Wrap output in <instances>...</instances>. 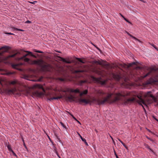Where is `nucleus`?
Returning <instances> with one entry per match:
<instances>
[{
  "label": "nucleus",
  "instance_id": "2",
  "mask_svg": "<svg viewBox=\"0 0 158 158\" xmlns=\"http://www.w3.org/2000/svg\"><path fill=\"white\" fill-rule=\"evenodd\" d=\"M97 94L98 96L101 97L97 99L94 98L91 101L89 99L85 98H80L78 99H74L76 102H79L81 104L84 103L85 105L89 104L91 105V103L93 102H97L98 104L100 105H103L106 103H112V100L113 96V94H109L104 92L102 90H99L97 92Z\"/></svg>",
  "mask_w": 158,
  "mask_h": 158
},
{
  "label": "nucleus",
  "instance_id": "7",
  "mask_svg": "<svg viewBox=\"0 0 158 158\" xmlns=\"http://www.w3.org/2000/svg\"><path fill=\"white\" fill-rule=\"evenodd\" d=\"M7 92L9 94H12L15 96H20L21 94L19 91H18L16 89L14 88L11 89L7 90Z\"/></svg>",
  "mask_w": 158,
  "mask_h": 158
},
{
  "label": "nucleus",
  "instance_id": "16",
  "mask_svg": "<svg viewBox=\"0 0 158 158\" xmlns=\"http://www.w3.org/2000/svg\"><path fill=\"white\" fill-rule=\"evenodd\" d=\"M9 47L8 46H4L2 47L1 48H0V51L4 49V50L3 51V52H6L7 51V50L9 49ZM2 53L0 52V55H1Z\"/></svg>",
  "mask_w": 158,
  "mask_h": 158
},
{
  "label": "nucleus",
  "instance_id": "17",
  "mask_svg": "<svg viewBox=\"0 0 158 158\" xmlns=\"http://www.w3.org/2000/svg\"><path fill=\"white\" fill-rule=\"evenodd\" d=\"M78 135L80 137L81 139V140L85 143V144L86 145H87V146H88V143H87V142L86 141V140L85 139L83 138L81 136V135L79 133H78Z\"/></svg>",
  "mask_w": 158,
  "mask_h": 158
},
{
  "label": "nucleus",
  "instance_id": "14",
  "mask_svg": "<svg viewBox=\"0 0 158 158\" xmlns=\"http://www.w3.org/2000/svg\"><path fill=\"white\" fill-rule=\"evenodd\" d=\"M67 98L70 102H72L73 101H75L74 99H75L76 97L71 95L70 96H67Z\"/></svg>",
  "mask_w": 158,
  "mask_h": 158
},
{
  "label": "nucleus",
  "instance_id": "8",
  "mask_svg": "<svg viewBox=\"0 0 158 158\" xmlns=\"http://www.w3.org/2000/svg\"><path fill=\"white\" fill-rule=\"evenodd\" d=\"M91 78L95 82L101 84L102 85H104L106 83V81L103 80L101 78H97L94 76H92Z\"/></svg>",
  "mask_w": 158,
  "mask_h": 158
},
{
  "label": "nucleus",
  "instance_id": "30",
  "mask_svg": "<svg viewBox=\"0 0 158 158\" xmlns=\"http://www.w3.org/2000/svg\"><path fill=\"white\" fill-rule=\"evenodd\" d=\"M11 66L13 68L16 69V67L18 66V65L17 64H12Z\"/></svg>",
  "mask_w": 158,
  "mask_h": 158
},
{
  "label": "nucleus",
  "instance_id": "40",
  "mask_svg": "<svg viewBox=\"0 0 158 158\" xmlns=\"http://www.w3.org/2000/svg\"><path fill=\"white\" fill-rule=\"evenodd\" d=\"M126 22H128V23H130V24H131V25H132V23H131V22H130V21H129L128 19H127V21H126Z\"/></svg>",
  "mask_w": 158,
  "mask_h": 158
},
{
  "label": "nucleus",
  "instance_id": "61",
  "mask_svg": "<svg viewBox=\"0 0 158 158\" xmlns=\"http://www.w3.org/2000/svg\"><path fill=\"white\" fill-rule=\"evenodd\" d=\"M26 77H27L25 76V78L27 79Z\"/></svg>",
  "mask_w": 158,
  "mask_h": 158
},
{
  "label": "nucleus",
  "instance_id": "13",
  "mask_svg": "<svg viewBox=\"0 0 158 158\" xmlns=\"http://www.w3.org/2000/svg\"><path fill=\"white\" fill-rule=\"evenodd\" d=\"M58 57L60 59V60L61 61H62L63 62L66 63L67 64H70L72 62V61H71L70 60H67L64 58H62L60 56H58Z\"/></svg>",
  "mask_w": 158,
  "mask_h": 158
},
{
  "label": "nucleus",
  "instance_id": "47",
  "mask_svg": "<svg viewBox=\"0 0 158 158\" xmlns=\"http://www.w3.org/2000/svg\"><path fill=\"white\" fill-rule=\"evenodd\" d=\"M147 138L148 139H149L150 140H151V141H152V139H151L150 138H149V137H147Z\"/></svg>",
  "mask_w": 158,
  "mask_h": 158
},
{
  "label": "nucleus",
  "instance_id": "55",
  "mask_svg": "<svg viewBox=\"0 0 158 158\" xmlns=\"http://www.w3.org/2000/svg\"><path fill=\"white\" fill-rule=\"evenodd\" d=\"M48 138L50 140H51V139H50V137H49V136L48 135Z\"/></svg>",
  "mask_w": 158,
  "mask_h": 158
},
{
  "label": "nucleus",
  "instance_id": "5",
  "mask_svg": "<svg viewBox=\"0 0 158 158\" xmlns=\"http://www.w3.org/2000/svg\"><path fill=\"white\" fill-rule=\"evenodd\" d=\"M22 51H21V52H19L17 50H13L12 51V54L11 55H9L4 58L5 60L7 62H8L10 61V59L11 58H14L16 56L20 55L21 54V52Z\"/></svg>",
  "mask_w": 158,
  "mask_h": 158
},
{
  "label": "nucleus",
  "instance_id": "45",
  "mask_svg": "<svg viewBox=\"0 0 158 158\" xmlns=\"http://www.w3.org/2000/svg\"><path fill=\"white\" fill-rule=\"evenodd\" d=\"M23 145L24 146L25 148L26 149H27V146H26L25 143H23Z\"/></svg>",
  "mask_w": 158,
  "mask_h": 158
},
{
  "label": "nucleus",
  "instance_id": "37",
  "mask_svg": "<svg viewBox=\"0 0 158 158\" xmlns=\"http://www.w3.org/2000/svg\"><path fill=\"white\" fill-rule=\"evenodd\" d=\"M114 153L115 155L116 156V158H119L118 156L117 155L116 152H115V151L114 150Z\"/></svg>",
  "mask_w": 158,
  "mask_h": 158
},
{
  "label": "nucleus",
  "instance_id": "59",
  "mask_svg": "<svg viewBox=\"0 0 158 158\" xmlns=\"http://www.w3.org/2000/svg\"><path fill=\"white\" fill-rule=\"evenodd\" d=\"M38 81H41V79H39V80H38Z\"/></svg>",
  "mask_w": 158,
  "mask_h": 158
},
{
  "label": "nucleus",
  "instance_id": "31",
  "mask_svg": "<svg viewBox=\"0 0 158 158\" xmlns=\"http://www.w3.org/2000/svg\"><path fill=\"white\" fill-rule=\"evenodd\" d=\"M60 123L64 128L65 129H67V128L64 125L63 123H62V122H60Z\"/></svg>",
  "mask_w": 158,
  "mask_h": 158
},
{
  "label": "nucleus",
  "instance_id": "58",
  "mask_svg": "<svg viewBox=\"0 0 158 158\" xmlns=\"http://www.w3.org/2000/svg\"><path fill=\"white\" fill-rule=\"evenodd\" d=\"M110 137H111V139H112V140L113 141V140H114L113 139V138L111 137V136H110Z\"/></svg>",
  "mask_w": 158,
  "mask_h": 158
},
{
  "label": "nucleus",
  "instance_id": "10",
  "mask_svg": "<svg viewBox=\"0 0 158 158\" xmlns=\"http://www.w3.org/2000/svg\"><path fill=\"white\" fill-rule=\"evenodd\" d=\"M93 63L94 64H99L100 65H105L107 67H109V64H103L102 62H101L100 61H97L96 60H95L93 61Z\"/></svg>",
  "mask_w": 158,
  "mask_h": 158
},
{
  "label": "nucleus",
  "instance_id": "11",
  "mask_svg": "<svg viewBox=\"0 0 158 158\" xmlns=\"http://www.w3.org/2000/svg\"><path fill=\"white\" fill-rule=\"evenodd\" d=\"M158 83V80L152 78H150L148 80V83L149 84Z\"/></svg>",
  "mask_w": 158,
  "mask_h": 158
},
{
  "label": "nucleus",
  "instance_id": "35",
  "mask_svg": "<svg viewBox=\"0 0 158 158\" xmlns=\"http://www.w3.org/2000/svg\"><path fill=\"white\" fill-rule=\"evenodd\" d=\"M16 81H13L11 82L10 84L12 85H14L16 84Z\"/></svg>",
  "mask_w": 158,
  "mask_h": 158
},
{
  "label": "nucleus",
  "instance_id": "28",
  "mask_svg": "<svg viewBox=\"0 0 158 158\" xmlns=\"http://www.w3.org/2000/svg\"><path fill=\"white\" fill-rule=\"evenodd\" d=\"M86 82V81L85 80H81L80 81V84H82Z\"/></svg>",
  "mask_w": 158,
  "mask_h": 158
},
{
  "label": "nucleus",
  "instance_id": "34",
  "mask_svg": "<svg viewBox=\"0 0 158 158\" xmlns=\"http://www.w3.org/2000/svg\"><path fill=\"white\" fill-rule=\"evenodd\" d=\"M5 33L6 34L8 35H15V34L13 33H11L10 32H5Z\"/></svg>",
  "mask_w": 158,
  "mask_h": 158
},
{
  "label": "nucleus",
  "instance_id": "57",
  "mask_svg": "<svg viewBox=\"0 0 158 158\" xmlns=\"http://www.w3.org/2000/svg\"><path fill=\"white\" fill-rule=\"evenodd\" d=\"M110 137H111V139H112V140L113 141V140H114L113 139V138L111 137V136H110Z\"/></svg>",
  "mask_w": 158,
  "mask_h": 158
},
{
  "label": "nucleus",
  "instance_id": "49",
  "mask_svg": "<svg viewBox=\"0 0 158 158\" xmlns=\"http://www.w3.org/2000/svg\"><path fill=\"white\" fill-rule=\"evenodd\" d=\"M93 44L96 48H97L98 50H99V48L98 47H97L96 46H95V45H94V44Z\"/></svg>",
  "mask_w": 158,
  "mask_h": 158
},
{
  "label": "nucleus",
  "instance_id": "1",
  "mask_svg": "<svg viewBox=\"0 0 158 158\" xmlns=\"http://www.w3.org/2000/svg\"><path fill=\"white\" fill-rule=\"evenodd\" d=\"M131 96L130 92L127 91H122L120 92H119L114 94H113L112 103L115 102L120 100L123 101V105H126L129 103L136 102L142 106L145 114H146V110L142 105V103L144 105H145V104L141 97L140 96H138L137 97L139 100H136L134 98H129Z\"/></svg>",
  "mask_w": 158,
  "mask_h": 158
},
{
  "label": "nucleus",
  "instance_id": "41",
  "mask_svg": "<svg viewBox=\"0 0 158 158\" xmlns=\"http://www.w3.org/2000/svg\"><path fill=\"white\" fill-rule=\"evenodd\" d=\"M11 152H12L14 155L16 156V154L13 152V151L12 150H11Z\"/></svg>",
  "mask_w": 158,
  "mask_h": 158
},
{
  "label": "nucleus",
  "instance_id": "29",
  "mask_svg": "<svg viewBox=\"0 0 158 158\" xmlns=\"http://www.w3.org/2000/svg\"><path fill=\"white\" fill-rule=\"evenodd\" d=\"M13 29L16 31H23V30L22 29H18L15 27H13Z\"/></svg>",
  "mask_w": 158,
  "mask_h": 158
},
{
  "label": "nucleus",
  "instance_id": "20",
  "mask_svg": "<svg viewBox=\"0 0 158 158\" xmlns=\"http://www.w3.org/2000/svg\"><path fill=\"white\" fill-rule=\"evenodd\" d=\"M14 73L11 72L10 71H6L5 73H4L3 74L7 75H10L12 74H14Z\"/></svg>",
  "mask_w": 158,
  "mask_h": 158
},
{
  "label": "nucleus",
  "instance_id": "15",
  "mask_svg": "<svg viewBox=\"0 0 158 158\" xmlns=\"http://www.w3.org/2000/svg\"><path fill=\"white\" fill-rule=\"evenodd\" d=\"M136 63L135 62H132L131 63H130L128 64V65H127L126 64H124L123 65V67L125 68H129L130 67H132L133 65L135 64Z\"/></svg>",
  "mask_w": 158,
  "mask_h": 158
},
{
  "label": "nucleus",
  "instance_id": "36",
  "mask_svg": "<svg viewBox=\"0 0 158 158\" xmlns=\"http://www.w3.org/2000/svg\"><path fill=\"white\" fill-rule=\"evenodd\" d=\"M151 45L153 47L155 48L156 49H157V48L156 46L154 45V44H151Z\"/></svg>",
  "mask_w": 158,
  "mask_h": 158
},
{
  "label": "nucleus",
  "instance_id": "63",
  "mask_svg": "<svg viewBox=\"0 0 158 158\" xmlns=\"http://www.w3.org/2000/svg\"><path fill=\"white\" fill-rule=\"evenodd\" d=\"M58 52H59V53H60V51H59Z\"/></svg>",
  "mask_w": 158,
  "mask_h": 158
},
{
  "label": "nucleus",
  "instance_id": "21",
  "mask_svg": "<svg viewBox=\"0 0 158 158\" xmlns=\"http://www.w3.org/2000/svg\"><path fill=\"white\" fill-rule=\"evenodd\" d=\"M69 114L71 116H72V118L75 120L76 121L77 123H79L80 124H81V123H80V122L78 121V120L76 118L71 114L70 113H69Z\"/></svg>",
  "mask_w": 158,
  "mask_h": 158
},
{
  "label": "nucleus",
  "instance_id": "62",
  "mask_svg": "<svg viewBox=\"0 0 158 158\" xmlns=\"http://www.w3.org/2000/svg\"><path fill=\"white\" fill-rule=\"evenodd\" d=\"M113 142L114 143H115V142H114V140H113Z\"/></svg>",
  "mask_w": 158,
  "mask_h": 158
},
{
  "label": "nucleus",
  "instance_id": "54",
  "mask_svg": "<svg viewBox=\"0 0 158 158\" xmlns=\"http://www.w3.org/2000/svg\"><path fill=\"white\" fill-rule=\"evenodd\" d=\"M42 86H40V87H39L40 88H42Z\"/></svg>",
  "mask_w": 158,
  "mask_h": 158
},
{
  "label": "nucleus",
  "instance_id": "12",
  "mask_svg": "<svg viewBox=\"0 0 158 158\" xmlns=\"http://www.w3.org/2000/svg\"><path fill=\"white\" fill-rule=\"evenodd\" d=\"M113 77L117 81H119L121 78V76L118 74H113Z\"/></svg>",
  "mask_w": 158,
  "mask_h": 158
},
{
  "label": "nucleus",
  "instance_id": "60",
  "mask_svg": "<svg viewBox=\"0 0 158 158\" xmlns=\"http://www.w3.org/2000/svg\"><path fill=\"white\" fill-rule=\"evenodd\" d=\"M60 80L61 81H64V80L62 79H61Z\"/></svg>",
  "mask_w": 158,
  "mask_h": 158
},
{
  "label": "nucleus",
  "instance_id": "32",
  "mask_svg": "<svg viewBox=\"0 0 158 158\" xmlns=\"http://www.w3.org/2000/svg\"><path fill=\"white\" fill-rule=\"evenodd\" d=\"M7 147L8 149L9 150V151H11V150H12L11 149V148L10 145H8L7 146Z\"/></svg>",
  "mask_w": 158,
  "mask_h": 158
},
{
  "label": "nucleus",
  "instance_id": "22",
  "mask_svg": "<svg viewBox=\"0 0 158 158\" xmlns=\"http://www.w3.org/2000/svg\"><path fill=\"white\" fill-rule=\"evenodd\" d=\"M148 95L149 96V97L151 98L154 102H156V99L153 95L151 94H150L149 95Z\"/></svg>",
  "mask_w": 158,
  "mask_h": 158
},
{
  "label": "nucleus",
  "instance_id": "50",
  "mask_svg": "<svg viewBox=\"0 0 158 158\" xmlns=\"http://www.w3.org/2000/svg\"><path fill=\"white\" fill-rule=\"evenodd\" d=\"M55 135L56 136V137L57 139H59L58 138V137L56 135V134H55Z\"/></svg>",
  "mask_w": 158,
  "mask_h": 158
},
{
  "label": "nucleus",
  "instance_id": "24",
  "mask_svg": "<svg viewBox=\"0 0 158 158\" xmlns=\"http://www.w3.org/2000/svg\"><path fill=\"white\" fill-rule=\"evenodd\" d=\"M83 72V71L82 70H76L74 71V72L75 73H80Z\"/></svg>",
  "mask_w": 158,
  "mask_h": 158
},
{
  "label": "nucleus",
  "instance_id": "48",
  "mask_svg": "<svg viewBox=\"0 0 158 158\" xmlns=\"http://www.w3.org/2000/svg\"><path fill=\"white\" fill-rule=\"evenodd\" d=\"M74 89H71V90H70V92H74Z\"/></svg>",
  "mask_w": 158,
  "mask_h": 158
},
{
  "label": "nucleus",
  "instance_id": "56",
  "mask_svg": "<svg viewBox=\"0 0 158 158\" xmlns=\"http://www.w3.org/2000/svg\"><path fill=\"white\" fill-rule=\"evenodd\" d=\"M110 137H111V139H112V140L113 141V140H114L113 139V138L111 137V136H110Z\"/></svg>",
  "mask_w": 158,
  "mask_h": 158
},
{
  "label": "nucleus",
  "instance_id": "64",
  "mask_svg": "<svg viewBox=\"0 0 158 158\" xmlns=\"http://www.w3.org/2000/svg\"><path fill=\"white\" fill-rule=\"evenodd\" d=\"M156 50H158V48H157V49Z\"/></svg>",
  "mask_w": 158,
  "mask_h": 158
},
{
  "label": "nucleus",
  "instance_id": "39",
  "mask_svg": "<svg viewBox=\"0 0 158 158\" xmlns=\"http://www.w3.org/2000/svg\"><path fill=\"white\" fill-rule=\"evenodd\" d=\"M35 52H38V53H43L42 52L40 51H39V50L35 51Z\"/></svg>",
  "mask_w": 158,
  "mask_h": 158
},
{
  "label": "nucleus",
  "instance_id": "4",
  "mask_svg": "<svg viewBox=\"0 0 158 158\" xmlns=\"http://www.w3.org/2000/svg\"><path fill=\"white\" fill-rule=\"evenodd\" d=\"M36 94L39 97H42L43 96L44 94H45V95L47 97V98L48 100L50 101H51V100L54 99L58 100L61 98V97H53L52 98H50V97L51 95L49 93H46L45 92H44V93L37 92L36 93Z\"/></svg>",
  "mask_w": 158,
  "mask_h": 158
},
{
  "label": "nucleus",
  "instance_id": "52",
  "mask_svg": "<svg viewBox=\"0 0 158 158\" xmlns=\"http://www.w3.org/2000/svg\"><path fill=\"white\" fill-rule=\"evenodd\" d=\"M22 141H23V143H25V142H24V140L22 138Z\"/></svg>",
  "mask_w": 158,
  "mask_h": 158
},
{
  "label": "nucleus",
  "instance_id": "6",
  "mask_svg": "<svg viewBox=\"0 0 158 158\" xmlns=\"http://www.w3.org/2000/svg\"><path fill=\"white\" fill-rule=\"evenodd\" d=\"M32 64L37 65L43 68H47L48 66V64H44V61L42 60H33Z\"/></svg>",
  "mask_w": 158,
  "mask_h": 158
},
{
  "label": "nucleus",
  "instance_id": "18",
  "mask_svg": "<svg viewBox=\"0 0 158 158\" xmlns=\"http://www.w3.org/2000/svg\"><path fill=\"white\" fill-rule=\"evenodd\" d=\"M126 32L127 34L129 35L130 37H131L132 38H133L135 40H137L138 41H139V42H141V41L139 40L138 39H137L135 37L131 35L130 34L129 32H127V31H126Z\"/></svg>",
  "mask_w": 158,
  "mask_h": 158
},
{
  "label": "nucleus",
  "instance_id": "46",
  "mask_svg": "<svg viewBox=\"0 0 158 158\" xmlns=\"http://www.w3.org/2000/svg\"><path fill=\"white\" fill-rule=\"evenodd\" d=\"M146 129H147V131H148L149 132L151 133H152V131H150V130H149L148 129H147V128H146Z\"/></svg>",
  "mask_w": 158,
  "mask_h": 158
},
{
  "label": "nucleus",
  "instance_id": "27",
  "mask_svg": "<svg viewBox=\"0 0 158 158\" xmlns=\"http://www.w3.org/2000/svg\"><path fill=\"white\" fill-rule=\"evenodd\" d=\"M146 145H147L146 148H147L148 149H149L152 152H153V153H154V152L153 151V150L150 148V147L147 144Z\"/></svg>",
  "mask_w": 158,
  "mask_h": 158
},
{
  "label": "nucleus",
  "instance_id": "19",
  "mask_svg": "<svg viewBox=\"0 0 158 158\" xmlns=\"http://www.w3.org/2000/svg\"><path fill=\"white\" fill-rule=\"evenodd\" d=\"M88 93V90H85L83 92H80V97L82 96L84 94L86 95Z\"/></svg>",
  "mask_w": 158,
  "mask_h": 158
},
{
  "label": "nucleus",
  "instance_id": "42",
  "mask_svg": "<svg viewBox=\"0 0 158 158\" xmlns=\"http://www.w3.org/2000/svg\"><path fill=\"white\" fill-rule=\"evenodd\" d=\"M25 23H31V22L29 20H27L26 22Z\"/></svg>",
  "mask_w": 158,
  "mask_h": 158
},
{
  "label": "nucleus",
  "instance_id": "33",
  "mask_svg": "<svg viewBox=\"0 0 158 158\" xmlns=\"http://www.w3.org/2000/svg\"><path fill=\"white\" fill-rule=\"evenodd\" d=\"M120 15L121 17L123 18V19L125 20L126 21H127V19L123 15H122L121 14H120Z\"/></svg>",
  "mask_w": 158,
  "mask_h": 158
},
{
  "label": "nucleus",
  "instance_id": "25",
  "mask_svg": "<svg viewBox=\"0 0 158 158\" xmlns=\"http://www.w3.org/2000/svg\"><path fill=\"white\" fill-rule=\"evenodd\" d=\"M74 93H80V90L78 89H76L74 90Z\"/></svg>",
  "mask_w": 158,
  "mask_h": 158
},
{
  "label": "nucleus",
  "instance_id": "3",
  "mask_svg": "<svg viewBox=\"0 0 158 158\" xmlns=\"http://www.w3.org/2000/svg\"><path fill=\"white\" fill-rule=\"evenodd\" d=\"M24 52L27 53V54H26L25 55L20 58L18 57L15 58V60L18 61L21 60H24L25 61L28 62L30 61V59L28 58H26V57L29 55H30L31 56L35 58H36L37 57L35 55L33 54L31 52L28 51H25Z\"/></svg>",
  "mask_w": 158,
  "mask_h": 158
},
{
  "label": "nucleus",
  "instance_id": "44",
  "mask_svg": "<svg viewBox=\"0 0 158 158\" xmlns=\"http://www.w3.org/2000/svg\"><path fill=\"white\" fill-rule=\"evenodd\" d=\"M56 152L57 155L58 156V157L59 158H61L59 156V155L58 154V153L56 151Z\"/></svg>",
  "mask_w": 158,
  "mask_h": 158
},
{
  "label": "nucleus",
  "instance_id": "51",
  "mask_svg": "<svg viewBox=\"0 0 158 158\" xmlns=\"http://www.w3.org/2000/svg\"><path fill=\"white\" fill-rule=\"evenodd\" d=\"M139 0L142 2H144L143 0Z\"/></svg>",
  "mask_w": 158,
  "mask_h": 158
},
{
  "label": "nucleus",
  "instance_id": "43",
  "mask_svg": "<svg viewBox=\"0 0 158 158\" xmlns=\"http://www.w3.org/2000/svg\"><path fill=\"white\" fill-rule=\"evenodd\" d=\"M153 118L156 121L158 122V120L157 118H156L154 116H153Z\"/></svg>",
  "mask_w": 158,
  "mask_h": 158
},
{
  "label": "nucleus",
  "instance_id": "9",
  "mask_svg": "<svg viewBox=\"0 0 158 158\" xmlns=\"http://www.w3.org/2000/svg\"><path fill=\"white\" fill-rule=\"evenodd\" d=\"M146 69H147L148 71V72L146 74L144 75L143 77V78L146 77H147L150 74L152 73V72L153 71H156V70L154 68L147 67L146 68Z\"/></svg>",
  "mask_w": 158,
  "mask_h": 158
},
{
  "label": "nucleus",
  "instance_id": "26",
  "mask_svg": "<svg viewBox=\"0 0 158 158\" xmlns=\"http://www.w3.org/2000/svg\"><path fill=\"white\" fill-rule=\"evenodd\" d=\"M76 58L77 60H78L81 63H84V62L80 58Z\"/></svg>",
  "mask_w": 158,
  "mask_h": 158
},
{
  "label": "nucleus",
  "instance_id": "38",
  "mask_svg": "<svg viewBox=\"0 0 158 158\" xmlns=\"http://www.w3.org/2000/svg\"><path fill=\"white\" fill-rule=\"evenodd\" d=\"M37 2L36 1H34L33 2H29L31 4H35V2Z\"/></svg>",
  "mask_w": 158,
  "mask_h": 158
},
{
  "label": "nucleus",
  "instance_id": "53",
  "mask_svg": "<svg viewBox=\"0 0 158 158\" xmlns=\"http://www.w3.org/2000/svg\"><path fill=\"white\" fill-rule=\"evenodd\" d=\"M137 68H139V69H141V68L140 67H138Z\"/></svg>",
  "mask_w": 158,
  "mask_h": 158
},
{
  "label": "nucleus",
  "instance_id": "23",
  "mask_svg": "<svg viewBox=\"0 0 158 158\" xmlns=\"http://www.w3.org/2000/svg\"><path fill=\"white\" fill-rule=\"evenodd\" d=\"M119 141L121 142V143L123 144V145L127 149V147L126 146L125 144L123 143L121 140L119 139H118Z\"/></svg>",
  "mask_w": 158,
  "mask_h": 158
}]
</instances>
